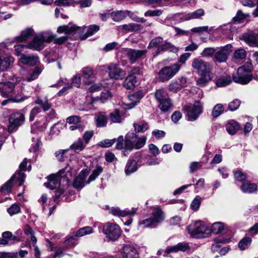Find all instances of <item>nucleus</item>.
Segmentation results:
<instances>
[{"label":"nucleus","instance_id":"f257e3e1","mask_svg":"<svg viewBox=\"0 0 258 258\" xmlns=\"http://www.w3.org/2000/svg\"><path fill=\"white\" fill-rule=\"evenodd\" d=\"M147 138L145 136L138 137L134 133H127L124 138L122 136L118 137L116 140V148L118 150L125 149L132 151L133 149L139 150L146 144Z\"/></svg>","mask_w":258,"mask_h":258},{"label":"nucleus","instance_id":"f03ea898","mask_svg":"<svg viewBox=\"0 0 258 258\" xmlns=\"http://www.w3.org/2000/svg\"><path fill=\"white\" fill-rule=\"evenodd\" d=\"M252 64L250 62H246L237 70V75L233 76V80L236 83L246 85L252 79V76L247 73L252 70Z\"/></svg>","mask_w":258,"mask_h":258},{"label":"nucleus","instance_id":"7ed1b4c3","mask_svg":"<svg viewBox=\"0 0 258 258\" xmlns=\"http://www.w3.org/2000/svg\"><path fill=\"white\" fill-rule=\"evenodd\" d=\"M187 231L194 238L206 237L210 232V229L201 221L190 224L187 227Z\"/></svg>","mask_w":258,"mask_h":258},{"label":"nucleus","instance_id":"20e7f679","mask_svg":"<svg viewBox=\"0 0 258 258\" xmlns=\"http://www.w3.org/2000/svg\"><path fill=\"white\" fill-rule=\"evenodd\" d=\"M120 227L114 223L107 222L103 227V232L106 237L112 241L117 240L121 234Z\"/></svg>","mask_w":258,"mask_h":258},{"label":"nucleus","instance_id":"39448f33","mask_svg":"<svg viewBox=\"0 0 258 258\" xmlns=\"http://www.w3.org/2000/svg\"><path fill=\"white\" fill-rule=\"evenodd\" d=\"M164 219L163 212L160 209H155L152 213V216L148 218L139 221V225L145 228L155 223L161 222Z\"/></svg>","mask_w":258,"mask_h":258},{"label":"nucleus","instance_id":"423d86ee","mask_svg":"<svg viewBox=\"0 0 258 258\" xmlns=\"http://www.w3.org/2000/svg\"><path fill=\"white\" fill-rule=\"evenodd\" d=\"M180 69V65L178 63L163 68L158 73L159 80L162 82L168 81L179 71Z\"/></svg>","mask_w":258,"mask_h":258},{"label":"nucleus","instance_id":"0eeeda50","mask_svg":"<svg viewBox=\"0 0 258 258\" xmlns=\"http://www.w3.org/2000/svg\"><path fill=\"white\" fill-rule=\"evenodd\" d=\"M203 104L200 101H196L193 105L185 106L184 109L186 111L187 120H196L203 112Z\"/></svg>","mask_w":258,"mask_h":258},{"label":"nucleus","instance_id":"6e6552de","mask_svg":"<svg viewBox=\"0 0 258 258\" xmlns=\"http://www.w3.org/2000/svg\"><path fill=\"white\" fill-rule=\"evenodd\" d=\"M0 93L5 97L11 98L18 96L16 85L11 82H0Z\"/></svg>","mask_w":258,"mask_h":258},{"label":"nucleus","instance_id":"1a4fd4ad","mask_svg":"<svg viewBox=\"0 0 258 258\" xmlns=\"http://www.w3.org/2000/svg\"><path fill=\"white\" fill-rule=\"evenodd\" d=\"M192 67L197 71L199 75L211 74L212 69L210 64L201 58H197L194 59Z\"/></svg>","mask_w":258,"mask_h":258},{"label":"nucleus","instance_id":"9d476101","mask_svg":"<svg viewBox=\"0 0 258 258\" xmlns=\"http://www.w3.org/2000/svg\"><path fill=\"white\" fill-rule=\"evenodd\" d=\"M24 120V116L22 113L17 112L11 114L9 118V125L8 128L9 132L16 131L19 126L23 124Z\"/></svg>","mask_w":258,"mask_h":258},{"label":"nucleus","instance_id":"9b49d317","mask_svg":"<svg viewBox=\"0 0 258 258\" xmlns=\"http://www.w3.org/2000/svg\"><path fill=\"white\" fill-rule=\"evenodd\" d=\"M25 174L22 172H16L11 178L1 188L2 192H9L11 190L13 183L14 181L18 182L19 186L22 185L24 181Z\"/></svg>","mask_w":258,"mask_h":258},{"label":"nucleus","instance_id":"f8f14e48","mask_svg":"<svg viewBox=\"0 0 258 258\" xmlns=\"http://www.w3.org/2000/svg\"><path fill=\"white\" fill-rule=\"evenodd\" d=\"M231 48L230 44H227L216 50L214 60L219 62L226 61L231 51Z\"/></svg>","mask_w":258,"mask_h":258},{"label":"nucleus","instance_id":"ddd939ff","mask_svg":"<svg viewBox=\"0 0 258 258\" xmlns=\"http://www.w3.org/2000/svg\"><path fill=\"white\" fill-rule=\"evenodd\" d=\"M108 69L109 71V76L112 79L121 80L126 75L125 71L119 68L118 65L115 63L110 64L108 66Z\"/></svg>","mask_w":258,"mask_h":258},{"label":"nucleus","instance_id":"4468645a","mask_svg":"<svg viewBox=\"0 0 258 258\" xmlns=\"http://www.w3.org/2000/svg\"><path fill=\"white\" fill-rule=\"evenodd\" d=\"M66 172L65 169H62L56 174H52L48 176V182L45 183V186L50 189H53L56 188L60 184V177L62 174Z\"/></svg>","mask_w":258,"mask_h":258},{"label":"nucleus","instance_id":"2eb2a0df","mask_svg":"<svg viewBox=\"0 0 258 258\" xmlns=\"http://www.w3.org/2000/svg\"><path fill=\"white\" fill-rule=\"evenodd\" d=\"M189 250V246L188 243L182 242L179 243L176 245L169 247L165 250H160L158 251V254H161L164 253V255L171 253V252H176L179 251H186Z\"/></svg>","mask_w":258,"mask_h":258},{"label":"nucleus","instance_id":"dca6fc26","mask_svg":"<svg viewBox=\"0 0 258 258\" xmlns=\"http://www.w3.org/2000/svg\"><path fill=\"white\" fill-rule=\"evenodd\" d=\"M146 52V50L130 49L127 51L126 55L130 62L131 63H134L138 60L145 56Z\"/></svg>","mask_w":258,"mask_h":258},{"label":"nucleus","instance_id":"f3484780","mask_svg":"<svg viewBox=\"0 0 258 258\" xmlns=\"http://www.w3.org/2000/svg\"><path fill=\"white\" fill-rule=\"evenodd\" d=\"M241 37V39L249 45L258 47V35L256 33L250 32L243 34Z\"/></svg>","mask_w":258,"mask_h":258},{"label":"nucleus","instance_id":"a211bd4d","mask_svg":"<svg viewBox=\"0 0 258 258\" xmlns=\"http://www.w3.org/2000/svg\"><path fill=\"white\" fill-rule=\"evenodd\" d=\"M122 256L125 258H137L138 252L135 247L130 244H126L122 249Z\"/></svg>","mask_w":258,"mask_h":258},{"label":"nucleus","instance_id":"6ab92c4d","mask_svg":"<svg viewBox=\"0 0 258 258\" xmlns=\"http://www.w3.org/2000/svg\"><path fill=\"white\" fill-rule=\"evenodd\" d=\"M27 46L29 49L40 51L43 49L45 45L41 37L37 35L34 37L32 41Z\"/></svg>","mask_w":258,"mask_h":258},{"label":"nucleus","instance_id":"aec40b11","mask_svg":"<svg viewBox=\"0 0 258 258\" xmlns=\"http://www.w3.org/2000/svg\"><path fill=\"white\" fill-rule=\"evenodd\" d=\"M64 244L65 246L62 249L58 248L57 249L53 258H60L62 255L63 250H66L69 248L74 246L76 244V243L75 242V238L73 236L69 237L65 240Z\"/></svg>","mask_w":258,"mask_h":258},{"label":"nucleus","instance_id":"412c9836","mask_svg":"<svg viewBox=\"0 0 258 258\" xmlns=\"http://www.w3.org/2000/svg\"><path fill=\"white\" fill-rule=\"evenodd\" d=\"M87 170H82L75 178L73 182V186L75 188L81 189L84 186L85 183H86L85 178L87 174Z\"/></svg>","mask_w":258,"mask_h":258},{"label":"nucleus","instance_id":"4be33fe9","mask_svg":"<svg viewBox=\"0 0 258 258\" xmlns=\"http://www.w3.org/2000/svg\"><path fill=\"white\" fill-rule=\"evenodd\" d=\"M19 61L22 63L33 66L36 65L39 62V58L37 56L22 54L19 58Z\"/></svg>","mask_w":258,"mask_h":258},{"label":"nucleus","instance_id":"5701e85b","mask_svg":"<svg viewBox=\"0 0 258 258\" xmlns=\"http://www.w3.org/2000/svg\"><path fill=\"white\" fill-rule=\"evenodd\" d=\"M110 213L114 216L124 217L128 215L133 216L136 213L134 208L128 210H121L118 208H113L110 210Z\"/></svg>","mask_w":258,"mask_h":258},{"label":"nucleus","instance_id":"b1692460","mask_svg":"<svg viewBox=\"0 0 258 258\" xmlns=\"http://www.w3.org/2000/svg\"><path fill=\"white\" fill-rule=\"evenodd\" d=\"M33 30L31 28H27L22 31L20 35L16 36L15 40L18 42H21L26 41L28 39L33 35Z\"/></svg>","mask_w":258,"mask_h":258},{"label":"nucleus","instance_id":"393cba45","mask_svg":"<svg viewBox=\"0 0 258 258\" xmlns=\"http://www.w3.org/2000/svg\"><path fill=\"white\" fill-rule=\"evenodd\" d=\"M240 188L243 192L252 193L257 190V186L254 183L247 181L242 183Z\"/></svg>","mask_w":258,"mask_h":258},{"label":"nucleus","instance_id":"a878e982","mask_svg":"<svg viewBox=\"0 0 258 258\" xmlns=\"http://www.w3.org/2000/svg\"><path fill=\"white\" fill-rule=\"evenodd\" d=\"M226 128L229 134L234 135L240 129V126L236 121L231 120L227 123Z\"/></svg>","mask_w":258,"mask_h":258},{"label":"nucleus","instance_id":"bb28decb","mask_svg":"<svg viewBox=\"0 0 258 258\" xmlns=\"http://www.w3.org/2000/svg\"><path fill=\"white\" fill-rule=\"evenodd\" d=\"M137 82V78L135 76L128 75L123 83V87L126 89H133Z\"/></svg>","mask_w":258,"mask_h":258},{"label":"nucleus","instance_id":"cd10ccee","mask_svg":"<svg viewBox=\"0 0 258 258\" xmlns=\"http://www.w3.org/2000/svg\"><path fill=\"white\" fill-rule=\"evenodd\" d=\"M138 169L137 163L135 160L129 159L125 167V173L128 175L135 172Z\"/></svg>","mask_w":258,"mask_h":258},{"label":"nucleus","instance_id":"c85d7f7f","mask_svg":"<svg viewBox=\"0 0 258 258\" xmlns=\"http://www.w3.org/2000/svg\"><path fill=\"white\" fill-rule=\"evenodd\" d=\"M136 133H144L148 128V123L144 120L138 121L133 124Z\"/></svg>","mask_w":258,"mask_h":258},{"label":"nucleus","instance_id":"c756f323","mask_svg":"<svg viewBox=\"0 0 258 258\" xmlns=\"http://www.w3.org/2000/svg\"><path fill=\"white\" fill-rule=\"evenodd\" d=\"M232 82L230 76H222L218 78L216 81V85L218 87H224L229 85Z\"/></svg>","mask_w":258,"mask_h":258},{"label":"nucleus","instance_id":"7c9ffc66","mask_svg":"<svg viewBox=\"0 0 258 258\" xmlns=\"http://www.w3.org/2000/svg\"><path fill=\"white\" fill-rule=\"evenodd\" d=\"M227 228V227H225L223 223L219 222L213 223L210 230L213 233L218 234L224 231Z\"/></svg>","mask_w":258,"mask_h":258},{"label":"nucleus","instance_id":"2f4dec72","mask_svg":"<svg viewBox=\"0 0 258 258\" xmlns=\"http://www.w3.org/2000/svg\"><path fill=\"white\" fill-rule=\"evenodd\" d=\"M142 97L143 95L140 92H138L129 96L128 98L130 100L133 101V102L128 104V106L127 107V108L131 109L135 107Z\"/></svg>","mask_w":258,"mask_h":258},{"label":"nucleus","instance_id":"473e14b6","mask_svg":"<svg viewBox=\"0 0 258 258\" xmlns=\"http://www.w3.org/2000/svg\"><path fill=\"white\" fill-rule=\"evenodd\" d=\"M102 171V167L100 165H97L96 168L93 170L89 178L86 180V183L89 184L91 182L95 180Z\"/></svg>","mask_w":258,"mask_h":258},{"label":"nucleus","instance_id":"72a5a7b5","mask_svg":"<svg viewBox=\"0 0 258 258\" xmlns=\"http://www.w3.org/2000/svg\"><path fill=\"white\" fill-rule=\"evenodd\" d=\"M205 14V11L202 9H198L193 12L189 13L185 15L187 20L199 19Z\"/></svg>","mask_w":258,"mask_h":258},{"label":"nucleus","instance_id":"f704fd0d","mask_svg":"<svg viewBox=\"0 0 258 258\" xmlns=\"http://www.w3.org/2000/svg\"><path fill=\"white\" fill-rule=\"evenodd\" d=\"M79 28L75 26H69L68 25H63L59 26L57 28V32L59 33H64L66 34H70Z\"/></svg>","mask_w":258,"mask_h":258},{"label":"nucleus","instance_id":"c9c22d12","mask_svg":"<svg viewBox=\"0 0 258 258\" xmlns=\"http://www.w3.org/2000/svg\"><path fill=\"white\" fill-rule=\"evenodd\" d=\"M85 146V145L84 144L83 140L79 138L70 146V149L78 152L82 151L84 149Z\"/></svg>","mask_w":258,"mask_h":258},{"label":"nucleus","instance_id":"e433bc0d","mask_svg":"<svg viewBox=\"0 0 258 258\" xmlns=\"http://www.w3.org/2000/svg\"><path fill=\"white\" fill-rule=\"evenodd\" d=\"M155 97L159 103L169 98L167 92L163 89L157 90L155 93Z\"/></svg>","mask_w":258,"mask_h":258},{"label":"nucleus","instance_id":"4c0bfd02","mask_svg":"<svg viewBox=\"0 0 258 258\" xmlns=\"http://www.w3.org/2000/svg\"><path fill=\"white\" fill-rule=\"evenodd\" d=\"M201 77L197 80V85L203 87L211 80V74H200Z\"/></svg>","mask_w":258,"mask_h":258},{"label":"nucleus","instance_id":"58836bf2","mask_svg":"<svg viewBox=\"0 0 258 258\" xmlns=\"http://www.w3.org/2000/svg\"><path fill=\"white\" fill-rule=\"evenodd\" d=\"M111 17L114 21H121L126 17V11H117L111 13Z\"/></svg>","mask_w":258,"mask_h":258},{"label":"nucleus","instance_id":"ea45409f","mask_svg":"<svg viewBox=\"0 0 258 258\" xmlns=\"http://www.w3.org/2000/svg\"><path fill=\"white\" fill-rule=\"evenodd\" d=\"M107 122V117L103 112L99 113L96 118L97 126L98 127H103L106 125Z\"/></svg>","mask_w":258,"mask_h":258},{"label":"nucleus","instance_id":"a19ab883","mask_svg":"<svg viewBox=\"0 0 258 258\" xmlns=\"http://www.w3.org/2000/svg\"><path fill=\"white\" fill-rule=\"evenodd\" d=\"M110 119L113 123H120L122 121V118L120 111L116 109L110 113Z\"/></svg>","mask_w":258,"mask_h":258},{"label":"nucleus","instance_id":"79ce46f5","mask_svg":"<svg viewBox=\"0 0 258 258\" xmlns=\"http://www.w3.org/2000/svg\"><path fill=\"white\" fill-rule=\"evenodd\" d=\"M93 230L92 227L86 226L79 229L76 233L75 236L76 237H82L85 235L90 234L92 233Z\"/></svg>","mask_w":258,"mask_h":258},{"label":"nucleus","instance_id":"37998d69","mask_svg":"<svg viewBox=\"0 0 258 258\" xmlns=\"http://www.w3.org/2000/svg\"><path fill=\"white\" fill-rule=\"evenodd\" d=\"M251 242V238L250 237H244L238 243L239 248L242 250H245L250 246Z\"/></svg>","mask_w":258,"mask_h":258},{"label":"nucleus","instance_id":"c03bdc74","mask_svg":"<svg viewBox=\"0 0 258 258\" xmlns=\"http://www.w3.org/2000/svg\"><path fill=\"white\" fill-rule=\"evenodd\" d=\"M41 72V69L38 68H36L33 72L29 73L27 75L26 77V80L28 82L32 81L38 77Z\"/></svg>","mask_w":258,"mask_h":258},{"label":"nucleus","instance_id":"a18cd8bd","mask_svg":"<svg viewBox=\"0 0 258 258\" xmlns=\"http://www.w3.org/2000/svg\"><path fill=\"white\" fill-rule=\"evenodd\" d=\"M224 108L222 104H217L213 109L212 115L214 118L217 117L224 112Z\"/></svg>","mask_w":258,"mask_h":258},{"label":"nucleus","instance_id":"49530a36","mask_svg":"<svg viewBox=\"0 0 258 258\" xmlns=\"http://www.w3.org/2000/svg\"><path fill=\"white\" fill-rule=\"evenodd\" d=\"M44 43H49L54 39V35L50 32H43L38 34Z\"/></svg>","mask_w":258,"mask_h":258},{"label":"nucleus","instance_id":"de8ad7c7","mask_svg":"<svg viewBox=\"0 0 258 258\" xmlns=\"http://www.w3.org/2000/svg\"><path fill=\"white\" fill-rule=\"evenodd\" d=\"M172 106L170 99L168 98L160 102L159 107L163 111H167Z\"/></svg>","mask_w":258,"mask_h":258},{"label":"nucleus","instance_id":"09e8293b","mask_svg":"<svg viewBox=\"0 0 258 258\" xmlns=\"http://www.w3.org/2000/svg\"><path fill=\"white\" fill-rule=\"evenodd\" d=\"M99 30V26L94 25H90L88 27H85L84 32H86L87 37L92 35Z\"/></svg>","mask_w":258,"mask_h":258},{"label":"nucleus","instance_id":"8fccbe9b","mask_svg":"<svg viewBox=\"0 0 258 258\" xmlns=\"http://www.w3.org/2000/svg\"><path fill=\"white\" fill-rule=\"evenodd\" d=\"M246 56V52L242 48L235 50L234 53V57L236 60L243 59L245 58Z\"/></svg>","mask_w":258,"mask_h":258},{"label":"nucleus","instance_id":"3c124183","mask_svg":"<svg viewBox=\"0 0 258 258\" xmlns=\"http://www.w3.org/2000/svg\"><path fill=\"white\" fill-rule=\"evenodd\" d=\"M170 49L171 50L177 51L178 49L172 45L171 43L167 42H165L163 44L160 45L158 47L159 51H162L165 49Z\"/></svg>","mask_w":258,"mask_h":258},{"label":"nucleus","instance_id":"603ef678","mask_svg":"<svg viewBox=\"0 0 258 258\" xmlns=\"http://www.w3.org/2000/svg\"><path fill=\"white\" fill-rule=\"evenodd\" d=\"M215 51L216 49L213 47L205 48L201 53V55L206 57H212L214 56Z\"/></svg>","mask_w":258,"mask_h":258},{"label":"nucleus","instance_id":"864d4df0","mask_svg":"<svg viewBox=\"0 0 258 258\" xmlns=\"http://www.w3.org/2000/svg\"><path fill=\"white\" fill-rule=\"evenodd\" d=\"M116 140L113 139H105L100 141L98 145L102 148H109L111 147L115 142Z\"/></svg>","mask_w":258,"mask_h":258},{"label":"nucleus","instance_id":"5fc2aeb1","mask_svg":"<svg viewBox=\"0 0 258 258\" xmlns=\"http://www.w3.org/2000/svg\"><path fill=\"white\" fill-rule=\"evenodd\" d=\"M82 75L85 79H91L94 77V72L91 68L89 67L85 68L82 70Z\"/></svg>","mask_w":258,"mask_h":258},{"label":"nucleus","instance_id":"6e6d98bb","mask_svg":"<svg viewBox=\"0 0 258 258\" xmlns=\"http://www.w3.org/2000/svg\"><path fill=\"white\" fill-rule=\"evenodd\" d=\"M249 17V15L248 14H243L241 11L239 10L236 16L233 18V20L235 22H240L242 20Z\"/></svg>","mask_w":258,"mask_h":258},{"label":"nucleus","instance_id":"4d7b16f0","mask_svg":"<svg viewBox=\"0 0 258 258\" xmlns=\"http://www.w3.org/2000/svg\"><path fill=\"white\" fill-rule=\"evenodd\" d=\"M9 98L8 99L2 101V106L6 105V104H7V103L8 102H10L19 103V102L23 101L25 100V98H24L23 97H20L18 96H15V97H11V98Z\"/></svg>","mask_w":258,"mask_h":258},{"label":"nucleus","instance_id":"13d9d810","mask_svg":"<svg viewBox=\"0 0 258 258\" xmlns=\"http://www.w3.org/2000/svg\"><path fill=\"white\" fill-rule=\"evenodd\" d=\"M235 179L240 182H243L246 179V175L240 170H237L234 172Z\"/></svg>","mask_w":258,"mask_h":258},{"label":"nucleus","instance_id":"bf43d9fd","mask_svg":"<svg viewBox=\"0 0 258 258\" xmlns=\"http://www.w3.org/2000/svg\"><path fill=\"white\" fill-rule=\"evenodd\" d=\"M240 104V101L238 99H234L230 102L228 104V109L230 111H235L237 110Z\"/></svg>","mask_w":258,"mask_h":258},{"label":"nucleus","instance_id":"052dcab7","mask_svg":"<svg viewBox=\"0 0 258 258\" xmlns=\"http://www.w3.org/2000/svg\"><path fill=\"white\" fill-rule=\"evenodd\" d=\"M62 125L61 124L55 123L50 128V135H58L62 129Z\"/></svg>","mask_w":258,"mask_h":258},{"label":"nucleus","instance_id":"680f3d73","mask_svg":"<svg viewBox=\"0 0 258 258\" xmlns=\"http://www.w3.org/2000/svg\"><path fill=\"white\" fill-rule=\"evenodd\" d=\"M8 212L10 215L18 214L20 212V208L16 204L12 205L8 209Z\"/></svg>","mask_w":258,"mask_h":258},{"label":"nucleus","instance_id":"e2e57ef3","mask_svg":"<svg viewBox=\"0 0 258 258\" xmlns=\"http://www.w3.org/2000/svg\"><path fill=\"white\" fill-rule=\"evenodd\" d=\"M66 121L70 124H77L81 121V117L79 116L73 115L68 117L66 119Z\"/></svg>","mask_w":258,"mask_h":258},{"label":"nucleus","instance_id":"0e129e2a","mask_svg":"<svg viewBox=\"0 0 258 258\" xmlns=\"http://www.w3.org/2000/svg\"><path fill=\"white\" fill-rule=\"evenodd\" d=\"M169 90L171 91L176 92L180 89H181V86L178 84L177 81H174L172 82L169 85Z\"/></svg>","mask_w":258,"mask_h":258},{"label":"nucleus","instance_id":"69168bd1","mask_svg":"<svg viewBox=\"0 0 258 258\" xmlns=\"http://www.w3.org/2000/svg\"><path fill=\"white\" fill-rule=\"evenodd\" d=\"M163 42V38L161 37H157L153 39L148 46V48L158 46L159 44Z\"/></svg>","mask_w":258,"mask_h":258},{"label":"nucleus","instance_id":"338daca9","mask_svg":"<svg viewBox=\"0 0 258 258\" xmlns=\"http://www.w3.org/2000/svg\"><path fill=\"white\" fill-rule=\"evenodd\" d=\"M41 111L40 108L38 107H34L30 113L29 120L30 121H33L35 116Z\"/></svg>","mask_w":258,"mask_h":258},{"label":"nucleus","instance_id":"774afa93","mask_svg":"<svg viewBox=\"0 0 258 258\" xmlns=\"http://www.w3.org/2000/svg\"><path fill=\"white\" fill-rule=\"evenodd\" d=\"M28 45H23V44H19L17 45H15V54L18 55H21V52L23 51L24 48H28L27 47Z\"/></svg>","mask_w":258,"mask_h":258}]
</instances>
